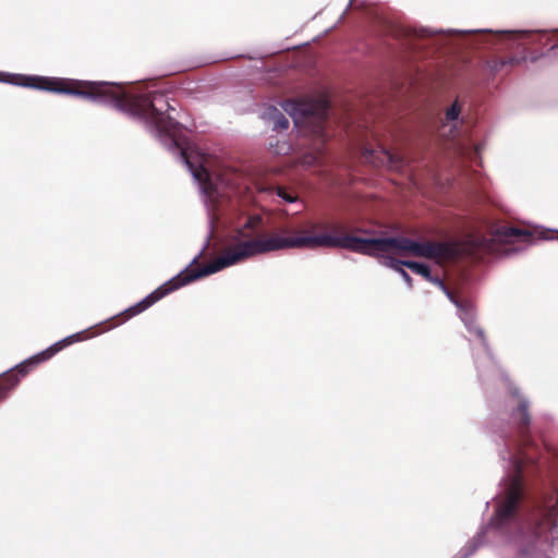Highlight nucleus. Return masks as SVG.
<instances>
[{
    "instance_id": "nucleus-15",
    "label": "nucleus",
    "mask_w": 558,
    "mask_h": 558,
    "mask_svg": "<svg viewBox=\"0 0 558 558\" xmlns=\"http://www.w3.org/2000/svg\"><path fill=\"white\" fill-rule=\"evenodd\" d=\"M380 264L387 268L399 272L403 267H405L407 260L396 259L388 255H380Z\"/></svg>"
},
{
    "instance_id": "nucleus-16",
    "label": "nucleus",
    "mask_w": 558,
    "mask_h": 558,
    "mask_svg": "<svg viewBox=\"0 0 558 558\" xmlns=\"http://www.w3.org/2000/svg\"><path fill=\"white\" fill-rule=\"evenodd\" d=\"M405 267L411 269L413 272L424 277L426 279V277H429V267L428 265L424 264V263H420V262H415V260H407L405 263Z\"/></svg>"
},
{
    "instance_id": "nucleus-7",
    "label": "nucleus",
    "mask_w": 558,
    "mask_h": 558,
    "mask_svg": "<svg viewBox=\"0 0 558 558\" xmlns=\"http://www.w3.org/2000/svg\"><path fill=\"white\" fill-rule=\"evenodd\" d=\"M0 83H7L14 86L34 88L56 94L70 95V80L68 78L13 74L0 71Z\"/></svg>"
},
{
    "instance_id": "nucleus-8",
    "label": "nucleus",
    "mask_w": 558,
    "mask_h": 558,
    "mask_svg": "<svg viewBox=\"0 0 558 558\" xmlns=\"http://www.w3.org/2000/svg\"><path fill=\"white\" fill-rule=\"evenodd\" d=\"M50 359L51 356L45 349L8 369L3 374L4 378L0 384V399L19 384L20 377L27 375L33 367Z\"/></svg>"
},
{
    "instance_id": "nucleus-9",
    "label": "nucleus",
    "mask_w": 558,
    "mask_h": 558,
    "mask_svg": "<svg viewBox=\"0 0 558 558\" xmlns=\"http://www.w3.org/2000/svg\"><path fill=\"white\" fill-rule=\"evenodd\" d=\"M532 234L527 231H524L522 229L515 228V227H502L500 229H497L495 233L493 234L492 239H483L482 240V246L483 248L493 254H502V255H509L513 252H517V248H506L504 252H499L496 248V243H502V244H511L512 239L517 238H523L525 240L530 239Z\"/></svg>"
},
{
    "instance_id": "nucleus-25",
    "label": "nucleus",
    "mask_w": 558,
    "mask_h": 558,
    "mask_svg": "<svg viewBox=\"0 0 558 558\" xmlns=\"http://www.w3.org/2000/svg\"><path fill=\"white\" fill-rule=\"evenodd\" d=\"M409 45H411L413 48H416V46H417L415 43H412V41Z\"/></svg>"
},
{
    "instance_id": "nucleus-21",
    "label": "nucleus",
    "mask_w": 558,
    "mask_h": 558,
    "mask_svg": "<svg viewBox=\"0 0 558 558\" xmlns=\"http://www.w3.org/2000/svg\"><path fill=\"white\" fill-rule=\"evenodd\" d=\"M401 278L403 279V281L405 282V284L411 288L412 287V278L411 276L404 270V267L398 272Z\"/></svg>"
},
{
    "instance_id": "nucleus-19",
    "label": "nucleus",
    "mask_w": 558,
    "mask_h": 558,
    "mask_svg": "<svg viewBox=\"0 0 558 558\" xmlns=\"http://www.w3.org/2000/svg\"><path fill=\"white\" fill-rule=\"evenodd\" d=\"M144 311H146V308L144 307V305L140 301L136 304H134V305L128 307L126 310H124V312H122L121 314H128L129 317H132V316L141 314Z\"/></svg>"
},
{
    "instance_id": "nucleus-24",
    "label": "nucleus",
    "mask_w": 558,
    "mask_h": 558,
    "mask_svg": "<svg viewBox=\"0 0 558 558\" xmlns=\"http://www.w3.org/2000/svg\"><path fill=\"white\" fill-rule=\"evenodd\" d=\"M478 151H480V147H478V146H476V147H475V149H474V154H475V155H477V154H478Z\"/></svg>"
},
{
    "instance_id": "nucleus-4",
    "label": "nucleus",
    "mask_w": 558,
    "mask_h": 558,
    "mask_svg": "<svg viewBox=\"0 0 558 558\" xmlns=\"http://www.w3.org/2000/svg\"><path fill=\"white\" fill-rule=\"evenodd\" d=\"M449 300L456 305L458 315L466 330L471 335H474L477 340V345L475 347V365L478 371V376L481 378L484 376L499 378L508 386L510 395L507 402L509 425L504 430H513L522 434L530 432V401L521 393L518 387L510 383L508 376L492 355L484 330L476 325L473 304L468 300L458 298L456 294Z\"/></svg>"
},
{
    "instance_id": "nucleus-20",
    "label": "nucleus",
    "mask_w": 558,
    "mask_h": 558,
    "mask_svg": "<svg viewBox=\"0 0 558 558\" xmlns=\"http://www.w3.org/2000/svg\"><path fill=\"white\" fill-rule=\"evenodd\" d=\"M278 196L284 199L287 203H294L296 197L284 192L282 189L278 190Z\"/></svg>"
},
{
    "instance_id": "nucleus-22",
    "label": "nucleus",
    "mask_w": 558,
    "mask_h": 558,
    "mask_svg": "<svg viewBox=\"0 0 558 558\" xmlns=\"http://www.w3.org/2000/svg\"><path fill=\"white\" fill-rule=\"evenodd\" d=\"M502 59H504V62H506V68L517 65L521 62V59H519L517 57L502 58Z\"/></svg>"
},
{
    "instance_id": "nucleus-17",
    "label": "nucleus",
    "mask_w": 558,
    "mask_h": 558,
    "mask_svg": "<svg viewBox=\"0 0 558 558\" xmlns=\"http://www.w3.org/2000/svg\"><path fill=\"white\" fill-rule=\"evenodd\" d=\"M426 280L434 283L435 286H437L445 294L448 299H452V296L454 295V293L452 291H450L445 282L442 281L441 278L439 277H435L432 275V272L429 271V277H426Z\"/></svg>"
},
{
    "instance_id": "nucleus-18",
    "label": "nucleus",
    "mask_w": 558,
    "mask_h": 558,
    "mask_svg": "<svg viewBox=\"0 0 558 558\" xmlns=\"http://www.w3.org/2000/svg\"><path fill=\"white\" fill-rule=\"evenodd\" d=\"M461 108L459 104L456 101L453 102L447 110H446V120L447 121H456L458 120L460 116Z\"/></svg>"
},
{
    "instance_id": "nucleus-10",
    "label": "nucleus",
    "mask_w": 558,
    "mask_h": 558,
    "mask_svg": "<svg viewBox=\"0 0 558 558\" xmlns=\"http://www.w3.org/2000/svg\"><path fill=\"white\" fill-rule=\"evenodd\" d=\"M410 252L421 257L439 258L448 255L449 247L446 243L418 242L412 240Z\"/></svg>"
},
{
    "instance_id": "nucleus-3",
    "label": "nucleus",
    "mask_w": 558,
    "mask_h": 558,
    "mask_svg": "<svg viewBox=\"0 0 558 558\" xmlns=\"http://www.w3.org/2000/svg\"><path fill=\"white\" fill-rule=\"evenodd\" d=\"M496 442L505 475L494 513L452 558H470L486 544L497 558H553L550 538L558 534V510L549 507L548 487L531 494L525 484L538 447L529 432L501 430Z\"/></svg>"
},
{
    "instance_id": "nucleus-26",
    "label": "nucleus",
    "mask_w": 558,
    "mask_h": 558,
    "mask_svg": "<svg viewBox=\"0 0 558 558\" xmlns=\"http://www.w3.org/2000/svg\"><path fill=\"white\" fill-rule=\"evenodd\" d=\"M352 5V0H350L348 7H347V10H349V8Z\"/></svg>"
},
{
    "instance_id": "nucleus-2",
    "label": "nucleus",
    "mask_w": 558,
    "mask_h": 558,
    "mask_svg": "<svg viewBox=\"0 0 558 558\" xmlns=\"http://www.w3.org/2000/svg\"><path fill=\"white\" fill-rule=\"evenodd\" d=\"M84 93L92 97H84L93 102L113 107L118 111L141 122L147 132L155 136L168 150L178 155L193 179L198 184L203 201L209 213V223H214L215 211L220 204L229 197L230 180L222 174L214 173L204 166L195 167L189 159L185 147L184 126L172 112L175 109L169 102L166 94L153 90L145 94H128L122 85H82ZM213 233L210 227L202 250L178 275L159 286L151 293L141 300L147 310L169 293L190 284L203 277L216 274L225 268L236 265L247 258L269 253L267 238L259 215H251L232 235V246L227 248L215 260L203 267H191L197 263L209 245Z\"/></svg>"
},
{
    "instance_id": "nucleus-14",
    "label": "nucleus",
    "mask_w": 558,
    "mask_h": 558,
    "mask_svg": "<svg viewBox=\"0 0 558 558\" xmlns=\"http://www.w3.org/2000/svg\"><path fill=\"white\" fill-rule=\"evenodd\" d=\"M483 68H484V71L489 75V76H496L498 73H500L501 71H504L506 69V62H504V59H499V58H489L487 60H485L484 64H483Z\"/></svg>"
},
{
    "instance_id": "nucleus-12",
    "label": "nucleus",
    "mask_w": 558,
    "mask_h": 558,
    "mask_svg": "<svg viewBox=\"0 0 558 558\" xmlns=\"http://www.w3.org/2000/svg\"><path fill=\"white\" fill-rule=\"evenodd\" d=\"M281 106L282 110L288 113L295 123H298L299 118L314 116L315 113L312 106L294 100H287Z\"/></svg>"
},
{
    "instance_id": "nucleus-23",
    "label": "nucleus",
    "mask_w": 558,
    "mask_h": 558,
    "mask_svg": "<svg viewBox=\"0 0 558 558\" xmlns=\"http://www.w3.org/2000/svg\"><path fill=\"white\" fill-rule=\"evenodd\" d=\"M384 154L391 166L397 163L398 159L395 155H392L391 153H389L387 150H384Z\"/></svg>"
},
{
    "instance_id": "nucleus-1",
    "label": "nucleus",
    "mask_w": 558,
    "mask_h": 558,
    "mask_svg": "<svg viewBox=\"0 0 558 558\" xmlns=\"http://www.w3.org/2000/svg\"><path fill=\"white\" fill-rule=\"evenodd\" d=\"M92 97H84L93 102L113 107L118 111L141 122L147 132L155 136L168 150L178 155L193 179L198 184L203 201L209 213V223H214L215 211L229 197L230 180L222 174L214 173L204 166L195 167L189 159L185 147L184 126L172 112L175 109L166 94L153 90L145 94H128L122 85L116 83H80L78 87ZM213 233L210 227L202 250L178 275L159 286L141 300L147 310L169 293L190 284L203 277L216 274L225 268L236 265L247 258L269 253L267 238L259 215H251L232 235V246L227 248L215 260L203 267H191L197 263L209 245Z\"/></svg>"
},
{
    "instance_id": "nucleus-5",
    "label": "nucleus",
    "mask_w": 558,
    "mask_h": 558,
    "mask_svg": "<svg viewBox=\"0 0 558 558\" xmlns=\"http://www.w3.org/2000/svg\"><path fill=\"white\" fill-rule=\"evenodd\" d=\"M266 238L269 252L289 247L326 246L345 248L371 257H378L377 252H388L389 250L410 252L412 243V239L405 236L361 238L351 234L335 235L330 233L301 236L272 234Z\"/></svg>"
},
{
    "instance_id": "nucleus-6",
    "label": "nucleus",
    "mask_w": 558,
    "mask_h": 558,
    "mask_svg": "<svg viewBox=\"0 0 558 558\" xmlns=\"http://www.w3.org/2000/svg\"><path fill=\"white\" fill-rule=\"evenodd\" d=\"M535 33L543 34L542 31L533 32V31H498L494 33L492 29H432L427 27L414 28L409 34L411 40L415 39H434L435 45H447L449 40L458 37L462 40L458 45L466 46V47H480L485 45L495 44V38L498 36H507L509 40L515 41L519 38H529Z\"/></svg>"
},
{
    "instance_id": "nucleus-11",
    "label": "nucleus",
    "mask_w": 558,
    "mask_h": 558,
    "mask_svg": "<svg viewBox=\"0 0 558 558\" xmlns=\"http://www.w3.org/2000/svg\"><path fill=\"white\" fill-rule=\"evenodd\" d=\"M262 119L274 131H286L289 128V119L284 112L275 106H267L262 112Z\"/></svg>"
},
{
    "instance_id": "nucleus-13",
    "label": "nucleus",
    "mask_w": 558,
    "mask_h": 558,
    "mask_svg": "<svg viewBox=\"0 0 558 558\" xmlns=\"http://www.w3.org/2000/svg\"><path fill=\"white\" fill-rule=\"evenodd\" d=\"M82 340H83V332H75V333H72V335L54 342L53 344L48 347L46 350H47V353H49V355L52 357L58 352H60L62 349H64L65 347L72 344L74 342L82 341Z\"/></svg>"
}]
</instances>
